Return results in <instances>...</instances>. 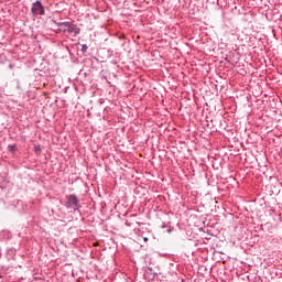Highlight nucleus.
Segmentation results:
<instances>
[{
	"instance_id": "1",
	"label": "nucleus",
	"mask_w": 282,
	"mask_h": 282,
	"mask_svg": "<svg viewBox=\"0 0 282 282\" xmlns=\"http://www.w3.org/2000/svg\"><path fill=\"white\" fill-rule=\"evenodd\" d=\"M66 206L67 208H74V210H76V208H78V198L75 195L68 196Z\"/></svg>"
},
{
	"instance_id": "2",
	"label": "nucleus",
	"mask_w": 282,
	"mask_h": 282,
	"mask_svg": "<svg viewBox=\"0 0 282 282\" xmlns=\"http://www.w3.org/2000/svg\"><path fill=\"white\" fill-rule=\"evenodd\" d=\"M32 12L33 14H45V10L43 9V4H41L40 1H36L32 6Z\"/></svg>"
},
{
	"instance_id": "3",
	"label": "nucleus",
	"mask_w": 282,
	"mask_h": 282,
	"mask_svg": "<svg viewBox=\"0 0 282 282\" xmlns=\"http://www.w3.org/2000/svg\"><path fill=\"white\" fill-rule=\"evenodd\" d=\"M83 52H87V46L86 45L83 46Z\"/></svg>"
},
{
	"instance_id": "4",
	"label": "nucleus",
	"mask_w": 282,
	"mask_h": 282,
	"mask_svg": "<svg viewBox=\"0 0 282 282\" xmlns=\"http://www.w3.org/2000/svg\"><path fill=\"white\" fill-rule=\"evenodd\" d=\"M144 239V241H149V238H143Z\"/></svg>"
},
{
	"instance_id": "5",
	"label": "nucleus",
	"mask_w": 282,
	"mask_h": 282,
	"mask_svg": "<svg viewBox=\"0 0 282 282\" xmlns=\"http://www.w3.org/2000/svg\"><path fill=\"white\" fill-rule=\"evenodd\" d=\"M69 30H74V26H69Z\"/></svg>"
}]
</instances>
